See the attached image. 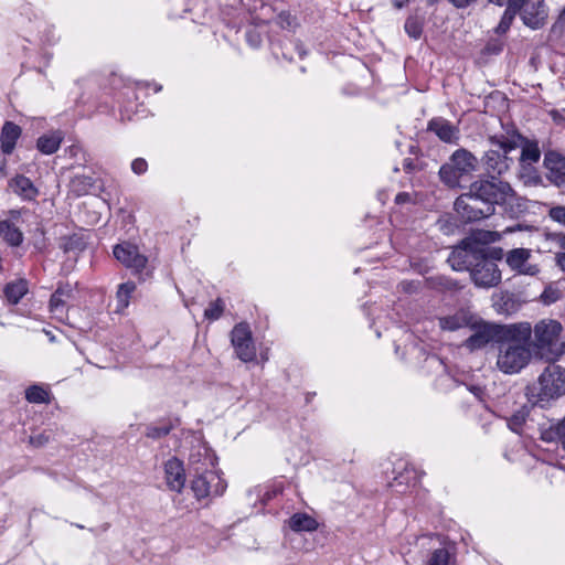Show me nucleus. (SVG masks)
<instances>
[{
	"mask_svg": "<svg viewBox=\"0 0 565 565\" xmlns=\"http://www.w3.org/2000/svg\"><path fill=\"white\" fill-rule=\"evenodd\" d=\"M520 11L523 23L533 30L541 29L546 23L548 14L544 0H527Z\"/></svg>",
	"mask_w": 565,
	"mask_h": 565,
	"instance_id": "nucleus-13",
	"label": "nucleus"
},
{
	"mask_svg": "<svg viewBox=\"0 0 565 565\" xmlns=\"http://www.w3.org/2000/svg\"><path fill=\"white\" fill-rule=\"evenodd\" d=\"M473 238L476 242L489 244L494 243L500 239V234L497 232H490V231H479L475 233Z\"/></svg>",
	"mask_w": 565,
	"mask_h": 565,
	"instance_id": "nucleus-37",
	"label": "nucleus"
},
{
	"mask_svg": "<svg viewBox=\"0 0 565 565\" xmlns=\"http://www.w3.org/2000/svg\"><path fill=\"white\" fill-rule=\"evenodd\" d=\"M554 263L557 268L565 271V252H556L554 254Z\"/></svg>",
	"mask_w": 565,
	"mask_h": 565,
	"instance_id": "nucleus-47",
	"label": "nucleus"
},
{
	"mask_svg": "<svg viewBox=\"0 0 565 565\" xmlns=\"http://www.w3.org/2000/svg\"><path fill=\"white\" fill-rule=\"evenodd\" d=\"M563 326L557 320L543 319L533 328V345L540 351H546L550 360H557L565 354V340L558 342Z\"/></svg>",
	"mask_w": 565,
	"mask_h": 565,
	"instance_id": "nucleus-3",
	"label": "nucleus"
},
{
	"mask_svg": "<svg viewBox=\"0 0 565 565\" xmlns=\"http://www.w3.org/2000/svg\"><path fill=\"white\" fill-rule=\"evenodd\" d=\"M469 192L482 202V205H490L494 213V205L504 203L513 194L508 182L492 178L491 180H477L470 184Z\"/></svg>",
	"mask_w": 565,
	"mask_h": 565,
	"instance_id": "nucleus-4",
	"label": "nucleus"
},
{
	"mask_svg": "<svg viewBox=\"0 0 565 565\" xmlns=\"http://www.w3.org/2000/svg\"><path fill=\"white\" fill-rule=\"evenodd\" d=\"M226 482L216 471H205L195 477L191 482V489L198 500L210 495H222L226 490Z\"/></svg>",
	"mask_w": 565,
	"mask_h": 565,
	"instance_id": "nucleus-7",
	"label": "nucleus"
},
{
	"mask_svg": "<svg viewBox=\"0 0 565 565\" xmlns=\"http://www.w3.org/2000/svg\"><path fill=\"white\" fill-rule=\"evenodd\" d=\"M470 318L465 312H457L452 316L439 318V326L443 330L456 331L469 326Z\"/></svg>",
	"mask_w": 565,
	"mask_h": 565,
	"instance_id": "nucleus-27",
	"label": "nucleus"
},
{
	"mask_svg": "<svg viewBox=\"0 0 565 565\" xmlns=\"http://www.w3.org/2000/svg\"><path fill=\"white\" fill-rule=\"evenodd\" d=\"M531 360V351L526 345L500 342L497 356V367L504 374H516Z\"/></svg>",
	"mask_w": 565,
	"mask_h": 565,
	"instance_id": "nucleus-5",
	"label": "nucleus"
},
{
	"mask_svg": "<svg viewBox=\"0 0 565 565\" xmlns=\"http://www.w3.org/2000/svg\"><path fill=\"white\" fill-rule=\"evenodd\" d=\"M522 423H523V417L520 416V415H514L511 417V419L509 420V427L515 431V433H520V428L522 426Z\"/></svg>",
	"mask_w": 565,
	"mask_h": 565,
	"instance_id": "nucleus-46",
	"label": "nucleus"
},
{
	"mask_svg": "<svg viewBox=\"0 0 565 565\" xmlns=\"http://www.w3.org/2000/svg\"><path fill=\"white\" fill-rule=\"evenodd\" d=\"M484 164L487 166V169L489 171H492L493 173L498 174L503 173L509 168L507 157L501 156L495 150H489L486 152Z\"/></svg>",
	"mask_w": 565,
	"mask_h": 565,
	"instance_id": "nucleus-26",
	"label": "nucleus"
},
{
	"mask_svg": "<svg viewBox=\"0 0 565 565\" xmlns=\"http://www.w3.org/2000/svg\"><path fill=\"white\" fill-rule=\"evenodd\" d=\"M541 438L544 441H554L558 440V424L555 427H551L541 433Z\"/></svg>",
	"mask_w": 565,
	"mask_h": 565,
	"instance_id": "nucleus-43",
	"label": "nucleus"
},
{
	"mask_svg": "<svg viewBox=\"0 0 565 565\" xmlns=\"http://www.w3.org/2000/svg\"><path fill=\"white\" fill-rule=\"evenodd\" d=\"M450 554L446 548L435 550L427 561L426 565H448Z\"/></svg>",
	"mask_w": 565,
	"mask_h": 565,
	"instance_id": "nucleus-35",
	"label": "nucleus"
},
{
	"mask_svg": "<svg viewBox=\"0 0 565 565\" xmlns=\"http://www.w3.org/2000/svg\"><path fill=\"white\" fill-rule=\"evenodd\" d=\"M544 164L556 182L563 181L565 178V157L556 152H548L545 154Z\"/></svg>",
	"mask_w": 565,
	"mask_h": 565,
	"instance_id": "nucleus-20",
	"label": "nucleus"
},
{
	"mask_svg": "<svg viewBox=\"0 0 565 565\" xmlns=\"http://www.w3.org/2000/svg\"><path fill=\"white\" fill-rule=\"evenodd\" d=\"M438 280H439V286L444 289H447V290L460 289V286L458 285V282H456L449 278L439 277Z\"/></svg>",
	"mask_w": 565,
	"mask_h": 565,
	"instance_id": "nucleus-44",
	"label": "nucleus"
},
{
	"mask_svg": "<svg viewBox=\"0 0 565 565\" xmlns=\"http://www.w3.org/2000/svg\"><path fill=\"white\" fill-rule=\"evenodd\" d=\"M25 398L30 403H49V392L40 385H32L25 391Z\"/></svg>",
	"mask_w": 565,
	"mask_h": 565,
	"instance_id": "nucleus-29",
	"label": "nucleus"
},
{
	"mask_svg": "<svg viewBox=\"0 0 565 565\" xmlns=\"http://www.w3.org/2000/svg\"><path fill=\"white\" fill-rule=\"evenodd\" d=\"M532 331V327L529 322L500 326L499 341L529 347Z\"/></svg>",
	"mask_w": 565,
	"mask_h": 565,
	"instance_id": "nucleus-15",
	"label": "nucleus"
},
{
	"mask_svg": "<svg viewBox=\"0 0 565 565\" xmlns=\"http://www.w3.org/2000/svg\"><path fill=\"white\" fill-rule=\"evenodd\" d=\"M541 157V152L536 145H526L522 149L521 160L526 162H537Z\"/></svg>",
	"mask_w": 565,
	"mask_h": 565,
	"instance_id": "nucleus-36",
	"label": "nucleus"
},
{
	"mask_svg": "<svg viewBox=\"0 0 565 565\" xmlns=\"http://www.w3.org/2000/svg\"><path fill=\"white\" fill-rule=\"evenodd\" d=\"M231 342L236 356L243 362H252L256 358V348L254 344L249 326L245 322L237 323L231 332Z\"/></svg>",
	"mask_w": 565,
	"mask_h": 565,
	"instance_id": "nucleus-6",
	"label": "nucleus"
},
{
	"mask_svg": "<svg viewBox=\"0 0 565 565\" xmlns=\"http://www.w3.org/2000/svg\"><path fill=\"white\" fill-rule=\"evenodd\" d=\"M172 430V425L170 423L157 426L150 425L147 427L146 436L151 439H159L167 436Z\"/></svg>",
	"mask_w": 565,
	"mask_h": 565,
	"instance_id": "nucleus-34",
	"label": "nucleus"
},
{
	"mask_svg": "<svg viewBox=\"0 0 565 565\" xmlns=\"http://www.w3.org/2000/svg\"><path fill=\"white\" fill-rule=\"evenodd\" d=\"M531 256V249L513 248L507 253L505 262L511 270L520 275L536 276L540 273V267L536 264L529 263Z\"/></svg>",
	"mask_w": 565,
	"mask_h": 565,
	"instance_id": "nucleus-11",
	"label": "nucleus"
},
{
	"mask_svg": "<svg viewBox=\"0 0 565 565\" xmlns=\"http://www.w3.org/2000/svg\"><path fill=\"white\" fill-rule=\"evenodd\" d=\"M11 186L13 191L24 200H34L39 193L33 182L24 175L15 177L12 180Z\"/></svg>",
	"mask_w": 565,
	"mask_h": 565,
	"instance_id": "nucleus-23",
	"label": "nucleus"
},
{
	"mask_svg": "<svg viewBox=\"0 0 565 565\" xmlns=\"http://www.w3.org/2000/svg\"><path fill=\"white\" fill-rule=\"evenodd\" d=\"M491 142L499 146L504 153H508L509 151L518 147V143L514 139H508L504 137H502L501 139L497 137L491 138Z\"/></svg>",
	"mask_w": 565,
	"mask_h": 565,
	"instance_id": "nucleus-39",
	"label": "nucleus"
},
{
	"mask_svg": "<svg viewBox=\"0 0 565 565\" xmlns=\"http://www.w3.org/2000/svg\"><path fill=\"white\" fill-rule=\"evenodd\" d=\"M136 285L131 281L120 284L116 294L120 308H127L131 294L135 291Z\"/></svg>",
	"mask_w": 565,
	"mask_h": 565,
	"instance_id": "nucleus-31",
	"label": "nucleus"
},
{
	"mask_svg": "<svg viewBox=\"0 0 565 565\" xmlns=\"http://www.w3.org/2000/svg\"><path fill=\"white\" fill-rule=\"evenodd\" d=\"M246 38H247V41L248 43L254 46V47H257L259 44H260V38L257 33H255L254 31H249L246 33Z\"/></svg>",
	"mask_w": 565,
	"mask_h": 565,
	"instance_id": "nucleus-49",
	"label": "nucleus"
},
{
	"mask_svg": "<svg viewBox=\"0 0 565 565\" xmlns=\"http://www.w3.org/2000/svg\"><path fill=\"white\" fill-rule=\"evenodd\" d=\"M427 129L446 143L456 145L460 138L459 128L443 117L430 119Z\"/></svg>",
	"mask_w": 565,
	"mask_h": 565,
	"instance_id": "nucleus-17",
	"label": "nucleus"
},
{
	"mask_svg": "<svg viewBox=\"0 0 565 565\" xmlns=\"http://www.w3.org/2000/svg\"><path fill=\"white\" fill-rule=\"evenodd\" d=\"M148 169V163L142 158H137L131 162V170L136 174H143Z\"/></svg>",
	"mask_w": 565,
	"mask_h": 565,
	"instance_id": "nucleus-42",
	"label": "nucleus"
},
{
	"mask_svg": "<svg viewBox=\"0 0 565 565\" xmlns=\"http://www.w3.org/2000/svg\"><path fill=\"white\" fill-rule=\"evenodd\" d=\"M470 276L476 286L482 288H491L501 281V271L498 265L488 259L483 253L475 266L470 269Z\"/></svg>",
	"mask_w": 565,
	"mask_h": 565,
	"instance_id": "nucleus-8",
	"label": "nucleus"
},
{
	"mask_svg": "<svg viewBox=\"0 0 565 565\" xmlns=\"http://www.w3.org/2000/svg\"><path fill=\"white\" fill-rule=\"evenodd\" d=\"M0 237L13 247L20 246L23 242V233L11 221H0Z\"/></svg>",
	"mask_w": 565,
	"mask_h": 565,
	"instance_id": "nucleus-21",
	"label": "nucleus"
},
{
	"mask_svg": "<svg viewBox=\"0 0 565 565\" xmlns=\"http://www.w3.org/2000/svg\"><path fill=\"white\" fill-rule=\"evenodd\" d=\"M455 209L466 222L479 221L493 214L490 205H482V202L471 195L470 192L457 198Z\"/></svg>",
	"mask_w": 565,
	"mask_h": 565,
	"instance_id": "nucleus-9",
	"label": "nucleus"
},
{
	"mask_svg": "<svg viewBox=\"0 0 565 565\" xmlns=\"http://www.w3.org/2000/svg\"><path fill=\"white\" fill-rule=\"evenodd\" d=\"M555 242L557 246L562 249L561 252H565V234L557 235Z\"/></svg>",
	"mask_w": 565,
	"mask_h": 565,
	"instance_id": "nucleus-52",
	"label": "nucleus"
},
{
	"mask_svg": "<svg viewBox=\"0 0 565 565\" xmlns=\"http://www.w3.org/2000/svg\"><path fill=\"white\" fill-rule=\"evenodd\" d=\"M277 23L282 29H290L295 25V19L286 12H281L277 17Z\"/></svg>",
	"mask_w": 565,
	"mask_h": 565,
	"instance_id": "nucleus-41",
	"label": "nucleus"
},
{
	"mask_svg": "<svg viewBox=\"0 0 565 565\" xmlns=\"http://www.w3.org/2000/svg\"><path fill=\"white\" fill-rule=\"evenodd\" d=\"M500 326L490 323H480L473 326V333L465 341V347L469 350H479L484 348L491 341H499Z\"/></svg>",
	"mask_w": 565,
	"mask_h": 565,
	"instance_id": "nucleus-14",
	"label": "nucleus"
},
{
	"mask_svg": "<svg viewBox=\"0 0 565 565\" xmlns=\"http://www.w3.org/2000/svg\"><path fill=\"white\" fill-rule=\"evenodd\" d=\"M548 216L554 222H557L565 226V206L564 205H557L553 206L548 211Z\"/></svg>",
	"mask_w": 565,
	"mask_h": 565,
	"instance_id": "nucleus-40",
	"label": "nucleus"
},
{
	"mask_svg": "<svg viewBox=\"0 0 565 565\" xmlns=\"http://www.w3.org/2000/svg\"><path fill=\"white\" fill-rule=\"evenodd\" d=\"M28 290V281L19 279L7 284L4 296L10 303L17 305L26 295Z\"/></svg>",
	"mask_w": 565,
	"mask_h": 565,
	"instance_id": "nucleus-25",
	"label": "nucleus"
},
{
	"mask_svg": "<svg viewBox=\"0 0 565 565\" xmlns=\"http://www.w3.org/2000/svg\"><path fill=\"white\" fill-rule=\"evenodd\" d=\"M525 395L529 402L541 407L565 395V367L550 363L537 380L526 386Z\"/></svg>",
	"mask_w": 565,
	"mask_h": 565,
	"instance_id": "nucleus-1",
	"label": "nucleus"
},
{
	"mask_svg": "<svg viewBox=\"0 0 565 565\" xmlns=\"http://www.w3.org/2000/svg\"><path fill=\"white\" fill-rule=\"evenodd\" d=\"M481 253L472 248L470 243L463 242L450 253L447 262L454 270H468L475 266V262L479 260Z\"/></svg>",
	"mask_w": 565,
	"mask_h": 565,
	"instance_id": "nucleus-12",
	"label": "nucleus"
},
{
	"mask_svg": "<svg viewBox=\"0 0 565 565\" xmlns=\"http://www.w3.org/2000/svg\"><path fill=\"white\" fill-rule=\"evenodd\" d=\"M521 8L522 7L508 6L500 20V23L495 29V32L499 34L505 33L510 29L515 14L521 10Z\"/></svg>",
	"mask_w": 565,
	"mask_h": 565,
	"instance_id": "nucleus-30",
	"label": "nucleus"
},
{
	"mask_svg": "<svg viewBox=\"0 0 565 565\" xmlns=\"http://www.w3.org/2000/svg\"><path fill=\"white\" fill-rule=\"evenodd\" d=\"M75 525H76V527H78V529H84V526H83V525H81V524H75Z\"/></svg>",
	"mask_w": 565,
	"mask_h": 565,
	"instance_id": "nucleus-56",
	"label": "nucleus"
},
{
	"mask_svg": "<svg viewBox=\"0 0 565 565\" xmlns=\"http://www.w3.org/2000/svg\"><path fill=\"white\" fill-rule=\"evenodd\" d=\"M164 479L171 491L180 493L183 490L185 484V471L181 460L172 457L166 461Z\"/></svg>",
	"mask_w": 565,
	"mask_h": 565,
	"instance_id": "nucleus-16",
	"label": "nucleus"
},
{
	"mask_svg": "<svg viewBox=\"0 0 565 565\" xmlns=\"http://www.w3.org/2000/svg\"><path fill=\"white\" fill-rule=\"evenodd\" d=\"M288 525L295 532H313L319 526L317 520L307 513H295Z\"/></svg>",
	"mask_w": 565,
	"mask_h": 565,
	"instance_id": "nucleus-22",
	"label": "nucleus"
},
{
	"mask_svg": "<svg viewBox=\"0 0 565 565\" xmlns=\"http://www.w3.org/2000/svg\"><path fill=\"white\" fill-rule=\"evenodd\" d=\"M225 308V303L221 298L212 301L209 307L204 310L205 319L215 321L221 318Z\"/></svg>",
	"mask_w": 565,
	"mask_h": 565,
	"instance_id": "nucleus-33",
	"label": "nucleus"
},
{
	"mask_svg": "<svg viewBox=\"0 0 565 565\" xmlns=\"http://www.w3.org/2000/svg\"><path fill=\"white\" fill-rule=\"evenodd\" d=\"M557 24H565V6H564V9L562 10V12L558 15L557 22L554 24L553 28H556Z\"/></svg>",
	"mask_w": 565,
	"mask_h": 565,
	"instance_id": "nucleus-53",
	"label": "nucleus"
},
{
	"mask_svg": "<svg viewBox=\"0 0 565 565\" xmlns=\"http://www.w3.org/2000/svg\"><path fill=\"white\" fill-rule=\"evenodd\" d=\"M22 130L20 126L12 121H6L0 132L1 151L4 154L13 152L17 141L21 137Z\"/></svg>",
	"mask_w": 565,
	"mask_h": 565,
	"instance_id": "nucleus-18",
	"label": "nucleus"
},
{
	"mask_svg": "<svg viewBox=\"0 0 565 565\" xmlns=\"http://www.w3.org/2000/svg\"><path fill=\"white\" fill-rule=\"evenodd\" d=\"M50 436L45 435L44 433L38 434L30 437V443L36 447H41L49 443Z\"/></svg>",
	"mask_w": 565,
	"mask_h": 565,
	"instance_id": "nucleus-45",
	"label": "nucleus"
},
{
	"mask_svg": "<svg viewBox=\"0 0 565 565\" xmlns=\"http://www.w3.org/2000/svg\"><path fill=\"white\" fill-rule=\"evenodd\" d=\"M63 136L61 132L55 131L49 135H43L38 139L36 147L40 152L44 154H52L56 152L61 146Z\"/></svg>",
	"mask_w": 565,
	"mask_h": 565,
	"instance_id": "nucleus-24",
	"label": "nucleus"
},
{
	"mask_svg": "<svg viewBox=\"0 0 565 565\" xmlns=\"http://www.w3.org/2000/svg\"><path fill=\"white\" fill-rule=\"evenodd\" d=\"M411 201V195L406 192H401L396 195L395 202L397 204H403Z\"/></svg>",
	"mask_w": 565,
	"mask_h": 565,
	"instance_id": "nucleus-51",
	"label": "nucleus"
},
{
	"mask_svg": "<svg viewBox=\"0 0 565 565\" xmlns=\"http://www.w3.org/2000/svg\"><path fill=\"white\" fill-rule=\"evenodd\" d=\"M113 254L126 268L132 269L136 273L145 269L148 263V258L139 252L138 247L128 242L117 244L114 247Z\"/></svg>",
	"mask_w": 565,
	"mask_h": 565,
	"instance_id": "nucleus-10",
	"label": "nucleus"
},
{
	"mask_svg": "<svg viewBox=\"0 0 565 565\" xmlns=\"http://www.w3.org/2000/svg\"><path fill=\"white\" fill-rule=\"evenodd\" d=\"M478 166V158L469 150L460 148L440 167L439 177L448 188H458L461 179L476 172Z\"/></svg>",
	"mask_w": 565,
	"mask_h": 565,
	"instance_id": "nucleus-2",
	"label": "nucleus"
},
{
	"mask_svg": "<svg viewBox=\"0 0 565 565\" xmlns=\"http://www.w3.org/2000/svg\"><path fill=\"white\" fill-rule=\"evenodd\" d=\"M561 290L554 287H546L541 295V300L545 305L556 302L561 298Z\"/></svg>",
	"mask_w": 565,
	"mask_h": 565,
	"instance_id": "nucleus-38",
	"label": "nucleus"
},
{
	"mask_svg": "<svg viewBox=\"0 0 565 565\" xmlns=\"http://www.w3.org/2000/svg\"><path fill=\"white\" fill-rule=\"evenodd\" d=\"M20 217L19 211H10V220L12 223L17 222Z\"/></svg>",
	"mask_w": 565,
	"mask_h": 565,
	"instance_id": "nucleus-54",
	"label": "nucleus"
},
{
	"mask_svg": "<svg viewBox=\"0 0 565 565\" xmlns=\"http://www.w3.org/2000/svg\"><path fill=\"white\" fill-rule=\"evenodd\" d=\"M83 243L79 238L71 237L67 243L64 245L65 250H71L74 248H82Z\"/></svg>",
	"mask_w": 565,
	"mask_h": 565,
	"instance_id": "nucleus-48",
	"label": "nucleus"
},
{
	"mask_svg": "<svg viewBox=\"0 0 565 565\" xmlns=\"http://www.w3.org/2000/svg\"><path fill=\"white\" fill-rule=\"evenodd\" d=\"M73 289L71 285L66 284L60 286L55 292L51 296L50 299V311L54 315L62 316L64 313V308L67 302L72 298Z\"/></svg>",
	"mask_w": 565,
	"mask_h": 565,
	"instance_id": "nucleus-19",
	"label": "nucleus"
},
{
	"mask_svg": "<svg viewBox=\"0 0 565 565\" xmlns=\"http://www.w3.org/2000/svg\"><path fill=\"white\" fill-rule=\"evenodd\" d=\"M454 7L458 9H463L469 7L471 3L476 2L477 0H448Z\"/></svg>",
	"mask_w": 565,
	"mask_h": 565,
	"instance_id": "nucleus-50",
	"label": "nucleus"
},
{
	"mask_svg": "<svg viewBox=\"0 0 565 565\" xmlns=\"http://www.w3.org/2000/svg\"><path fill=\"white\" fill-rule=\"evenodd\" d=\"M94 186V180L87 175H76L71 181V189L77 195L88 193Z\"/></svg>",
	"mask_w": 565,
	"mask_h": 565,
	"instance_id": "nucleus-28",
	"label": "nucleus"
},
{
	"mask_svg": "<svg viewBox=\"0 0 565 565\" xmlns=\"http://www.w3.org/2000/svg\"><path fill=\"white\" fill-rule=\"evenodd\" d=\"M409 0H393L394 2V6L397 8V9H401L403 8Z\"/></svg>",
	"mask_w": 565,
	"mask_h": 565,
	"instance_id": "nucleus-55",
	"label": "nucleus"
},
{
	"mask_svg": "<svg viewBox=\"0 0 565 565\" xmlns=\"http://www.w3.org/2000/svg\"><path fill=\"white\" fill-rule=\"evenodd\" d=\"M405 32L414 40H418L423 33V23L417 17H409L405 21Z\"/></svg>",
	"mask_w": 565,
	"mask_h": 565,
	"instance_id": "nucleus-32",
	"label": "nucleus"
}]
</instances>
